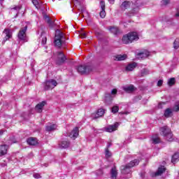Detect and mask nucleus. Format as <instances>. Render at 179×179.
Listing matches in <instances>:
<instances>
[{
	"instance_id": "nucleus-35",
	"label": "nucleus",
	"mask_w": 179,
	"mask_h": 179,
	"mask_svg": "<svg viewBox=\"0 0 179 179\" xmlns=\"http://www.w3.org/2000/svg\"><path fill=\"white\" fill-rule=\"evenodd\" d=\"M173 111L175 113H178L179 111V101L175 103L174 106L173 107Z\"/></svg>"
},
{
	"instance_id": "nucleus-19",
	"label": "nucleus",
	"mask_w": 179,
	"mask_h": 179,
	"mask_svg": "<svg viewBox=\"0 0 179 179\" xmlns=\"http://www.w3.org/2000/svg\"><path fill=\"white\" fill-rule=\"evenodd\" d=\"M142 66H146L145 64H139L135 62L129 63L126 68H142Z\"/></svg>"
},
{
	"instance_id": "nucleus-31",
	"label": "nucleus",
	"mask_w": 179,
	"mask_h": 179,
	"mask_svg": "<svg viewBox=\"0 0 179 179\" xmlns=\"http://www.w3.org/2000/svg\"><path fill=\"white\" fill-rule=\"evenodd\" d=\"M167 85L168 86H169V87H171V86H174L176 85V78H169L168 80Z\"/></svg>"
},
{
	"instance_id": "nucleus-5",
	"label": "nucleus",
	"mask_w": 179,
	"mask_h": 179,
	"mask_svg": "<svg viewBox=\"0 0 179 179\" xmlns=\"http://www.w3.org/2000/svg\"><path fill=\"white\" fill-rule=\"evenodd\" d=\"M57 57L55 59V64L57 65H63L66 62V56L62 52H57Z\"/></svg>"
},
{
	"instance_id": "nucleus-58",
	"label": "nucleus",
	"mask_w": 179,
	"mask_h": 179,
	"mask_svg": "<svg viewBox=\"0 0 179 179\" xmlns=\"http://www.w3.org/2000/svg\"><path fill=\"white\" fill-rule=\"evenodd\" d=\"M1 1H3V0H1Z\"/></svg>"
},
{
	"instance_id": "nucleus-40",
	"label": "nucleus",
	"mask_w": 179,
	"mask_h": 179,
	"mask_svg": "<svg viewBox=\"0 0 179 179\" xmlns=\"http://www.w3.org/2000/svg\"><path fill=\"white\" fill-rule=\"evenodd\" d=\"M138 12H139V9L138 8H134L131 10V12L129 13V16H131V15H136Z\"/></svg>"
},
{
	"instance_id": "nucleus-11",
	"label": "nucleus",
	"mask_w": 179,
	"mask_h": 179,
	"mask_svg": "<svg viewBox=\"0 0 179 179\" xmlns=\"http://www.w3.org/2000/svg\"><path fill=\"white\" fill-rule=\"evenodd\" d=\"M150 52L148 50H144L137 54V57L138 59H145V58H148L150 55Z\"/></svg>"
},
{
	"instance_id": "nucleus-7",
	"label": "nucleus",
	"mask_w": 179,
	"mask_h": 179,
	"mask_svg": "<svg viewBox=\"0 0 179 179\" xmlns=\"http://www.w3.org/2000/svg\"><path fill=\"white\" fill-rule=\"evenodd\" d=\"M58 85V83L55 80H49L45 83L44 89L45 90H50L54 89Z\"/></svg>"
},
{
	"instance_id": "nucleus-45",
	"label": "nucleus",
	"mask_w": 179,
	"mask_h": 179,
	"mask_svg": "<svg viewBox=\"0 0 179 179\" xmlns=\"http://www.w3.org/2000/svg\"><path fill=\"white\" fill-rule=\"evenodd\" d=\"M162 5H164L166 6V5H169V3H170V0H162Z\"/></svg>"
},
{
	"instance_id": "nucleus-43",
	"label": "nucleus",
	"mask_w": 179,
	"mask_h": 179,
	"mask_svg": "<svg viewBox=\"0 0 179 179\" xmlns=\"http://www.w3.org/2000/svg\"><path fill=\"white\" fill-rule=\"evenodd\" d=\"M90 66L87 65V64H80L78 66H77V68H89Z\"/></svg>"
},
{
	"instance_id": "nucleus-34",
	"label": "nucleus",
	"mask_w": 179,
	"mask_h": 179,
	"mask_svg": "<svg viewBox=\"0 0 179 179\" xmlns=\"http://www.w3.org/2000/svg\"><path fill=\"white\" fill-rule=\"evenodd\" d=\"M66 62H67V64L69 65H70V66H76V65L78 64V62L71 59H68L66 60Z\"/></svg>"
},
{
	"instance_id": "nucleus-42",
	"label": "nucleus",
	"mask_w": 179,
	"mask_h": 179,
	"mask_svg": "<svg viewBox=\"0 0 179 179\" xmlns=\"http://www.w3.org/2000/svg\"><path fill=\"white\" fill-rule=\"evenodd\" d=\"M105 155L106 157H111V152L108 150V148L106 150Z\"/></svg>"
},
{
	"instance_id": "nucleus-37",
	"label": "nucleus",
	"mask_w": 179,
	"mask_h": 179,
	"mask_svg": "<svg viewBox=\"0 0 179 179\" xmlns=\"http://www.w3.org/2000/svg\"><path fill=\"white\" fill-rule=\"evenodd\" d=\"M41 37H42V44H47V37L45 36L44 32H42L41 34Z\"/></svg>"
},
{
	"instance_id": "nucleus-33",
	"label": "nucleus",
	"mask_w": 179,
	"mask_h": 179,
	"mask_svg": "<svg viewBox=\"0 0 179 179\" xmlns=\"http://www.w3.org/2000/svg\"><path fill=\"white\" fill-rule=\"evenodd\" d=\"M66 62H67V64L69 65H70V66H76V65L78 64V62L71 59H68L66 60Z\"/></svg>"
},
{
	"instance_id": "nucleus-51",
	"label": "nucleus",
	"mask_w": 179,
	"mask_h": 179,
	"mask_svg": "<svg viewBox=\"0 0 179 179\" xmlns=\"http://www.w3.org/2000/svg\"><path fill=\"white\" fill-rule=\"evenodd\" d=\"M163 104H164V103H159V104H158V108H163Z\"/></svg>"
},
{
	"instance_id": "nucleus-14",
	"label": "nucleus",
	"mask_w": 179,
	"mask_h": 179,
	"mask_svg": "<svg viewBox=\"0 0 179 179\" xmlns=\"http://www.w3.org/2000/svg\"><path fill=\"white\" fill-rule=\"evenodd\" d=\"M8 153V145H0V157L5 156Z\"/></svg>"
},
{
	"instance_id": "nucleus-13",
	"label": "nucleus",
	"mask_w": 179,
	"mask_h": 179,
	"mask_svg": "<svg viewBox=\"0 0 179 179\" xmlns=\"http://www.w3.org/2000/svg\"><path fill=\"white\" fill-rule=\"evenodd\" d=\"M101 9L99 15L102 19H104L106 17V3L103 1H101Z\"/></svg>"
},
{
	"instance_id": "nucleus-20",
	"label": "nucleus",
	"mask_w": 179,
	"mask_h": 179,
	"mask_svg": "<svg viewBox=\"0 0 179 179\" xmlns=\"http://www.w3.org/2000/svg\"><path fill=\"white\" fill-rule=\"evenodd\" d=\"M3 33L6 35L3 39L4 41H8V40L12 37V32H10V30L9 29H4Z\"/></svg>"
},
{
	"instance_id": "nucleus-21",
	"label": "nucleus",
	"mask_w": 179,
	"mask_h": 179,
	"mask_svg": "<svg viewBox=\"0 0 179 179\" xmlns=\"http://www.w3.org/2000/svg\"><path fill=\"white\" fill-rule=\"evenodd\" d=\"M131 6V2L128 1H124L121 5H120V9L122 10H127L128 8Z\"/></svg>"
},
{
	"instance_id": "nucleus-18",
	"label": "nucleus",
	"mask_w": 179,
	"mask_h": 179,
	"mask_svg": "<svg viewBox=\"0 0 179 179\" xmlns=\"http://www.w3.org/2000/svg\"><path fill=\"white\" fill-rule=\"evenodd\" d=\"M27 142L28 145H30L31 146H36L38 142L37 141V138L34 137H30L27 138Z\"/></svg>"
},
{
	"instance_id": "nucleus-41",
	"label": "nucleus",
	"mask_w": 179,
	"mask_h": 179,
	"mask_svg": "<svg viewBox=\"0 0 179 179\" xmlns=\"http://www.w3.org/2000/svg\"><path fill=\"white\" fill-rule=\"evenodd\" d=\"M32 3L36 8H38V6H40V0H32Z\"/></svg>"
},
{
	"instance_id": "nucleus-46",
	"label": "nucleus",
	"mask_w": 179,
	"mask_h": 179,
	"mask_svg": "<svg viewBox=\"0 0 179 179\" xmlns=\"http://www.w3.org/2000/svg\"><path fill=\"white\" fill-rule=\"evenodd\" d=\"M80 36L81 38H86V32L85 31L81 32Z\"/></svg>"
},
{
	"instance_id": "nucleus-16",
	"label": "nucleus",
	"mask_w": 179,
	"mask_h": 179,
	"mask_svg": "<svg viewBox=\"0 0 179 179\" xmlns=\"http://www.w3.org/2000/svg\"><path fill=\"white\" fill-rule=\"evenodd\" d=\"M128 58L127 55H116L113 56L114 61H125Z\"/></svg>"
},
{
	"instance_id": "nucleus-3",
	"label": "nucleus",
	"mask_w": 179,
	"mask_h": 179,
	"mask_svg": "<svg viewBox=\"0 0 179 179\" xmlns=\"http://www.w3.org/2000/svg\"><path fill=\"white\" fill-rule=\"evenodd\" d=\"M138 40H139L138 33L131 32L122 37V43H123V44H129L132 43V41H138Z\"/></svg>"
},
{
	"instance_id": "nucleus-55",
	"label": "nucleus",
	"mask_w": 179,
	"mask_h": 179,
	"mask_svg": "<svg viewBox=\"0 0 179 179\" xmlns=\"http://www.w3.org/2000/svg\"><path fill=\"white\" fill-rule=\"evenodd\" d=\"M175 16H176V17H179V12H178V13L175 15Z\"/></svg>"
},
{
	"instance_id": "nucleus-48",
	"label": "nucleus",
	"mask_w": 179,
	"mask_h": 179,
	"mask_svg": "<svg viewBox=\"0 0 179 179\" xmlns=\"http://www.w3.org/2000/svg\"><path fill=\"white\" fill-rule=\"evenodd\" d=\"M13 9H14V10H16L17 12V13H19V10H20L21 7L19 6H17L14 7Z\"/></svg>"
},
{
	"instance_id": "nucleus-47",
	"label": "nucleus",
	"mask_w": 179,
	"mask_h": 179,
	"mask_svg": "<svg viewBox=\"0 0 179 179\" xmlns=\"http://www.w3.org/2000/svg\"><path fill=\"white\" fill-rule=\"evenodd\" d=\"M111 96H115V94H117V89H113L110 92Z\"/></svg>"
},
{
	"instance_id": "nucleus-57",
	"label": "nucleus",
	"mask_w": 179,
	"mask_h": 179,
	"mask_svg": "<svg viewBox=\"0 0 179 179\" xmlns=\"http://www.w3.org/2000/svg\"><path fill=\"white\" fill-rule=\"evenodd\" d=\"M108 148H110V145H108Z\"/></svg>"
},
{
	"instance_id": "nucleus-9",
	"label": "nucleus",
	"mask_w": 179,
	"mask_h": 179,
	"mask_svg": "<svg viewBox=\"0 0 179 179\" xmlns=\"http://www.w3.org/2000/svg\"><path fill=\"white\" fill-rule=\"evenodd\" d=\"M119 125L120 124H118V122H116L114 124H111L105 127V131L106 132H114V131H117V128H118Z\"/></svg>"
},
{
	"instance_id": "nucleus-49",
	"label": "nucleus",
	"mask_w": 179,
	"mask_h": 179,
	"mask_svg": "<svg viewBox=\"0 0 179 179\" xmlns=\"http://www.w3.org/2000/svg\"><path fill=\"white\" fill-rule=\"evenodd\" d=\"M163 85V80H159L157 82V86L160 87V86Z\"/></svg>"
},
{
	"instance_id": "nucleus-32",
	"label": "nucleus",
	"mask_w": 179,
	"mask_h": 179,
	"mask_svg": "<svg viewBox=\"0 0 179 179\" xmlns=\"http://www.w3.org/2000/svg\"><path fill=\"white\" fill-rule=\"evenodd\" d=\"M152 141L155 145H157V143H160V142H161L160 138L159 137L158 135L152 136Z\"/></svg>"
},
{
	"instance_id": "nucleus-2",
	"label": "nucleus",
	"mask_w": 179,
	"mask_h": 179,
	"mask_svg": "<svg viewBox=\"0 0 179 179\" xmlns=\"http://www.w3.org/2000/svg\"><path fill=\"white\" fill-rule=\"evenodd\" d=\"M139 164V160L134 159L131 161L129 164L126 165H123L120 166V170L122 174H129L131 173V169L132 167H135V166H138Z\"/></svg>"
},
{
	"instance_id": "nucleus-44",
	"label": "nucleus",
	"mask_w": 179,
	"mask_h": 179,
	"mask_svg": "<svg viewBox=\"0 0 179 179\" xmlns=\"http://www.w3.org/2000/svg\"><path fill=\"white\" fill-rule=\"evenodd\" d=\"M132 71H134V68H125L123 72H132Z\"/></svg>"
},
{
	"instance_id": "nucleus-27",
	"label": "nucleus",
	"mask_w": 179,
	"mask_h": 179,
	"mask_svg": "<svg viewBox=\"0 0 179 179\" xmlns=\"http://www.w3.org/2000/svg\"><path fill=\"white\" fill-rule=\"evenodd\" d=\"M106 110L103 108H100L98 110L96 114L95 115L94 119L100 118V117H103L104 115V113Z\"/></svg>"
},
{
	"instance_id": "nucleus-23",
	"label": "nucleus",
	"mask_w": 179,
	"mask_h": 179,
	"mask_svg": "<svg viewBox=\"0 0 179 179\" xmlns=\"http://www.w3.org/2000/svg\"><path fill=\"white\" fill-rule=\"evenodd\" d=\"M108 30L112 34L117 36V34H120V29L115 27H110L108 28Z\"/></svg>"
},
{
	"instance_id": "nucleus-52",
	"label": "nucleus",
	"mask_w": 179,
	"mask_h": 179,
	"mask_svg": "<svg viewBox=\"0 0 179 179\" xmlns=\"http://www.w3.org/2000/svg\"><path fill=\"white\" fill-rule=\"evenodd\" d=\"M3 132H5V131L0 130V136H2V135H3Z\"/></svg>"
},
{
	"instance_id": "nucleus-39",
	"label": "nucleus",
	"mask_w": 179,
	"mask_h": 179,
	"mask_svg": "<svg viewBox=\"0 0 179 179\" xmlns=\"http://www.w3.org/2000/svg\"><path fill=\"white\" fill-rule=\"evenodd\" d=\"M146 75H149V71L147 69H143V70H141V76Z\"/></svg>"
},
{
	"instance_id": "nucleus-1",
	"label": "nucleus",
	"mask_w": 179,
	"mask_h": 179,
	"mask_svg": "<svg viewBox=\"0 0 179 179\" xmlns=\"http://www.w3.org/2000/svg\"><path fill=\"white\" fill-rule=\"evenodd\" d=\"M160 135L164 136L166 141L168 142H173V133L171 132V129H169L168 126H164L159 129Z\"/></svg>"
},
{
	"instance_id": "nucleus-54",
	"label": "nucleus",
	"mask_w": 179,
	"mask_h": 179,
	"mask_svg": "<svg viewBox=\"0 0 179 179\" xmlns=\"http://www.w3.org/2000/svg\"><path fill=\"white\" fill-rule=\"evenodd\" d=\"M120 114H126V115H127L129 114V113H128V112H121Z\"/></svg>"
},
{
	"instance_id": "nucleus-25",
	"label": "nucleus",
	"mask_w": 179,
	"mask_h": 179,
	"mask_svg": "<svg viewBox=\"0 0 179 179\" xmlns=\"http://www.w3.org/2000/svg\"><path fill=\"white\" fill-rule=\"evenodd\" d=\"M117 176H118V172L117 171V169L115 167L112 168L110 171V178L117 179Z\"/></svg>"
},
{
	"instance_id": "nucleus-24",
	"label": "nucleus",
	"mask_w": 179,
	"mask_h": 179,
	"mask_svg": "<svg viewBox=\"0 0 179 179\" xmlns=\"http://www.w3.org/2000/svg\"><path fill=\"white\" fill-rule=\"evenodd\" d=\"M123 90L127 93H132L135 90V87L134 85H128L123 87Z\"/></svg>"
},
{
	"instance_id": "nucleus-6",
	"label": "nucleus",
	"mask_w": 179,
	"mask_h": 179,
	"mask_svg": "<svg viewBox=\"0 0 179 179\" xmlns=\"http://www.w3.org/2000/svg\"><path fill=\"white\" fill-rule=\"evenodd\" d=\"M27 31V26L24 28H21L18 32L17 37L20 41H24V43L27 42V36H26V32Z\"/></svg>"
},
{
	"instance_id": "nucleus-12",
	"label": "nucleus",
	"mask_w": 179,
	"mask_h": 179,
	"mask_svg": "<svg viewBox=\"0 0 179 179\" xmlns=\"http://www.w3.org/2000/svg\"><path fill=\"white\" fill-rule=\"evenodd\" d=\"M79 136V128L76 127L73 129V131L69 134V136L71 139H76L78 136Z\"/></svg>"
},
{
	"instance_id": "nucleus-30",
	"label": "nucleus",
	"mask_w": 179,
	"mask_h": 179,
	"mask_svg": "<svg viewBox=\"0 0 179 179\" xmlns=\"http://www.w3.org/2000/svg\"><path fill=\"white\" fill-rule=\"evenodd\" d=\"M179 161V152H176L173 157H172V159L171 162L172 163H177V162Z\"/></svg>"
},
{
	"instance_id": "nucleus-22",
	"label": "nucleus",
	"mask_w": 179,
	"mask_h": 179,
	"mask_svg": "<svg viewBox=\"0 0 179 179\" xmlns=\"http://www.w3.org/2000/svg\"><path fill=\"white\" fill-rule=\"evenodd\" d=\"M173 109L168 108L165 110L164 115L166 118H170V117L173 116Z\"/></svg>"
},
{
	"instance_id": "nucleus-29",
	"label": "nucleus",
	"mask_w": 179,
	"mask_h": 179,
	"mask_svg": "<svg viewBox=\"0 0 179 179\" xmlns=\"http://www.w3.org/2000/svg\"><path fill=\"white\" fill-rule=\"evenodd\" d=\"M164 171H166V168L164 166H161L158 168L157 171L155 173V176H162Z\"/></svg>"
},
{
	"instance_id": "nucleus-36",
	"label": "nucleus",
	"mask_w": 179,
	"mask_h": 179,
	"mask_svg": "<svg viewBox=\"0 0 179 179\" xmlns=\"http://www.w3.org/2000/svg\"><path fill=\"white\" fill-rule=\"evenodd\" d=\"M173 48L174 50H178L179 48V39L176 38L173 42Z\"/></svg>"
},
{
	"instance_id": "nucleus-56",
	"label": "nucleus",
	"mask_w": 179,
	"mask_h": 179,
	"mask_svg": "<svg viewBox=\"0 0 179 179\" xmlns=\"http://www.w3.org/2000/svg\"><path fill=\"white\" fill-rule=\"evenodd\" d=\"M99 174H100V175L103 174V171L100 170V171H99Z\"/></svg>"
},
{
	"instance_id": "nucleus-8",
	"label": "nucleus",
	"mask_w": 179,
	"mask_h": 179,
	"mask_svg": "<svg viewBox=\"0 0 179 179\" xmlns=\"http://www.w3.org/2000/svg\"><path fill=\"white\" fill-rule=\"evenodd\" d=\"M76 69L80 75H89V73L94 72V69L92 68H77Z\"/></svg>"
},
{
	"instance_id": "nucleus-4",
	"label": "nucleus",
	"mask_w": 179,
	"mask_h": 179,
	"mask_svg": "<svg viewBox=\"0 0 179 179\" xmlns=\"http://www.w3.org/2000/svg\"><path fill=\"white\" fill-rule=\"evenodd\" d=\"M65 44V37H64V33L60 31H56L55 37V45L61 48L62 45Z\"/></svg>"
},
{
	"instance_id": "nucleus-15",
	"label": "nucleus",
	"mask_w": 179,
	"mask_h": 179,
	"mask_svg": "<svg viewBox=\"0 0 179 179\" xmlns=\"http://www.w3.org/2000/svg\"><path fill=\"white\" fill-rule=\"evenodd\" d=\"M69 145H71V143L68 141V140H63L59 143V146L61 149H66L69 148Z\"/></svg>"
},
{
	"instance_id": "nucleus-17",
	"label": "nucleus",
	"mask_w": 179,
	"mask_h": 179,
	"mask_svg": "<svg viewBox=\"0 0 179 179\" xmlns=\"http://www.w3.org/2000/svg\"><path fill=\"white\" fill-rule=\"evenodd\" d=\"M43 17H44V20H45V22L49 25V27H55V22L54 21H52V20H51V18H50V17L48 15H44Z\"/></svg>"
},
{
	"instance_id": "nucleus-50",
	"label": "nucleus",
	"mask_w": 179,
	"mask_h": 179,
	"mask_svg": "<svg viewBox=\"0 0 179 179\" xmlns=\"http://www.w3.org/2000/svg\"><path fill=\"white\" fill-rule=\"evenodd\" d=\"M33 176H34V178H40V174H38V173H34V175H33Z\"/></svg>"
},
{
	"instance_id": "nucleus-10",
	"label": "nucleus",
	"mask_w": 179,
	"mask_h": 179,
	"mask_svg": "<svg viewBox=\"0 0 179 179\" xmlns=\"http://www.w3.org/2000/svg\"><path fill=\"white\" fill-rule=\"evenodd\" d=\"M114 99V96L111 95L110 93L105 94V103L108 106H110L111 103H113V99Z\"/></svg>"
},
{
	"instance_id": "nucleus-28",
	"label": "nucleus",
	"mask_w": 179,
	"mask_h": 179,
	"mask_svg": "<svg viewBox=\"0 0 179 179\" xmlns=\"http://www.w3.org/2000/svg\"><path fill=\"white\" fill-rule=\"evenodd\" d=\"M57 129V124H50L46 126L45 131L51 132V131H55Z\"/></svg>"
},
{
	"instance_id": "nucleus-26",
	"label": "nucleus",
	"mask_w": 179,
	"mask_h": 179,
	"mask_svg": "<svg viewBox=\"0 0 179 179\" xmlns=\"http://www.w3.org/2000/svg\"><path fill=\"white\" fill-rule=\"evenodd\" d=\"M45 106V101H42L41 103L36 106V110L38 111V113H41Z\"/></svg>"
},
{
	"instance_id": "nucleus-38",
	"label": "nucleus",
	"mask_w": 179,
	"mask_h": 179,
	"mask_svg": "<svg viewBox=\"0 0 179 179\" xmlns=\"http://www.w3.org/2000/svg\"><path fill=\"white\" fill-rule=\"evenodd\" d=\"M120 110V107H118V106H115L112 108L111 109V112L113 113V114H115L117 113H118V110Z\"/></svg>"
},
{
	"instance_id": "nucleus-53",
	"label": "nucleus",
	"mask_w": 179,
	"mask_h": 179,
	"mask_svg": "<svg viewBox=\"0 0 179 179\" xmlns=\"http://www.w3.org/2000/svg\"><path fill=\"white\" fill-rule=\"evenodd\" d=\"M115 0H108V2L113 4Z\"/></svg>"
}]
</instances>
